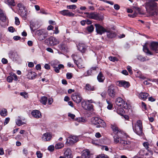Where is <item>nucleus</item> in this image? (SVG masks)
I'll return each mask as SVG.
<instances>
[{
  "label": "nucleus",
  "instance_id": "1",
  "mask_svg": "<svg viewBox=\"0 0 158 158\" xmlns=\"http://www.w3.org/2000/svg\"><path fill=\"white\" fill-rule=\"evenodd\" d=\"M126 134L124 132L118 133L113 136L114 141L115 143H119L120 145L125 149L130 148L131 142L126 140Z\"/></svg>",
  "mask_w": 158,
  "mask_h": 158
},
{
  "label": "nucleus",
  "instance_id": "2",
  "mask_svg": "<svg viewBox=\"0 0 158 158\" xmlns=\"http://www.w3.org/2000/svg\"><path fill=\"white\" fill-rule=\"evenodd\" d=\"M133 129L134 131L137 135H141L143 133L142 122L140 120L137 121L133 125Z\"/></svg>",
  "mask_w": 158,
  "mask_h": 158
},
{
  "label": "nucleus",
  "instance_id": "3",
  "mask_svg": "<svg viewBox=\"0 0 158 158\" xmlns=\"http://www.w3.org/2000/svg\"><path fill=\"white\" fill-rule=\"evenodd\" d=\"M84 14L86 15V16L87 18L94 19L95 20L102 21L104 19V17L102 15L96 12L85 13Z\"/></svg>",
  "mask_w": 158,
  "mask_h": 158
},
{
  "label": "nucleus",
  "instance_id": "4",
  "mask_svg": "<svg viewBox=\"0 0 158 158\" xmlns=\"http://www.w3.org/2000/svg\"><path fill=\"white\" fill-rule=\"evenodd\" d=\"M91 121L93 124L97 125L96 127L98 128L105 127H106V124L104 121L97 117L92 118Z\"/></svg>",
  "mask_w": 158,
  "mask_h": 158
},
{
  "label": "nucleus",
  "instance_id": "5",
  "mask_svg": "<svg viewBox=\"0 0 158 158\" xmlns=\"http://www.w3.org/2000/svg\"><path fill=\"white\" fill-rule=\"evenodd\" d=\"M35 34L37 35L38 39L40 41L44 39L48 35V32L44 29L37 30L35 31Z\"/></svg>",
  "mask_w": 158,
  "mask_h": 158
},
{
  "label": "nucleus",
  "instance_id": "6",
  "mask_svg": "<svg viewBox=\"0 0 158 158\" xmlns=\"http://www.w3.org/2000/svg\"><path fill=\"white\" fill-rule=\"evenodd\" d=\"M74 63L77 65L78 68H80L82 66L81 57L79 56V54L75 53L72 56Z\"/></svg>",
  "mask_w": 158,
  "mask_h": 158
},
{
  "label": "nucleus",
  "instance_id": "7",
  "mask_svg": "<svg viewBox=\"0 0 158 158\" xmlns=\"http://www.w3.org/2000/svg\"><path fill=\"white\" fill-rule=\"evenodd\" d=\"M59 43V40L53 37H50L45 40V43L47 45L50 46L56 45Z\"/></svg>",
  "mask_w": 158,
  "mask_h": 158
},
{
  "label": "nucleus",
  "instance_id": "8",
  "mask_svg": "<svg viewBox=\"0 0 158 158\" xmlns=\"http://www.w3.org/2000/svg\"><path fill=\"white\" fill-rule=\"evenodd\" d=\"M117 87L113 85H111L108 87L107 94L111 98H114L116 94V90Z\"/></svg>",
  "mask_w": 158,
  "mask_h": 158
},
{
  "label": "nucleus",
  "instance_id": "9",
  "mask_svg": "<svg viewBox=\"0 0 158 158\" xmlns=\"http://www.w3.org/2000/svg\"><path fill=\"white\" fill-rule=\"evenodd\" d=\"M116 104L121 108L127 109L129 106L121 98H118L115 101Z\"/></svg>",
  "mask_w": 158,
  "mask_h": 158
},
{
  "label": "nucleus",
  "instance_id": "10",
  "mask_svg": "<svg viewBox=\"0 0 158 158\" xmlns=\"http://www.w3.org/2000/svg\"><path fill=\"white\" fill-rule=\"evenodd\" d=\"M78 140V139L77 136L71 135L67 139L66 144L68 146L72 145L77 142Z\"/></svg>",
  "mask_w": 158,
  "mask_h": 158
},
{
  "label": "nucleus",
  "instance_id": "11",
  "mask_svg": "<svg viewBox=\"0 0 158 158\" xmlns=\"http://www.w3.org/2000/svg\"><path fill=\"white\" fill-rule=\"evenodd\" d=\"M72 99L77 103H80L82 100V98L80 94L78 93L73 94L71 96Z\"/></svg>",
  "mask_w": 158,
  "mask_h": 158
},
{
  "label": "nucleus",
  "instance_id": "12",
  "mask_svg": "<svg viewBox=\"0 0 158 158\" xmlns=\"http://www.w3.org/2000/svg\"><path fill=\"white\" fill-rule=\"evenodd\" d=\"M94 26L96 28V31L97 33L98 34L101 35L105 32L106 31V30L105 29L104 27L99 24H95Z\"/></svg>",
  "mask_w": 158,
  "mask_h": 158
},
{
  "label": "nucleus",
  "instance_id": "13",
  "mask_svg": "<svg viewBox=\"0 0 158 158\" xmlns=\"http://www.w3.org/2000/svg\"><path fill=\"white\" fill-rule=\"evenodd\" d=\"M116 85L119 87H123L124 88H128L130 86L128 82L125 81H118L116 82Z\"/></svg>",
  "mask_w": 158,
  "mask_h": 158
},
{
  "label": "nucleus",
  "instance_id": "14",
  "mask_svg": "<svg viewBox=\"0 0 158 158\" xmlns=\"http://www.w3.org/2000/svg\"><path fill=\"white\" fill-rule=\"evenodd\" d=\"M59 13L64 16L73 17L74 15V14L70 12L68 10H63L60 11Z\"/></svg>",
  "mask_w": 158,
  "mask_h": 158
},
{
  "label": "nucleus",
  "instance_id": "15",
  "mask_svg": "<svg viewBox=\"0 0 158 158\" xmlns=\"http://www.w3.org/2000/svg\"><path fill=\"white\" fill-rule=\"evenodd\" d=\"M78 49L82 53H84L87 47V46L82 43H79L77 46Z\"/></svg>",
  "mask_w": 158,
  "mask_h": 158
},
{
  "label": "nucleus",
  "instance_id": "16",
  "mask_svg": "<svg viewBox=\"0 0 158 158\" xmlns=\"http://www.w3.org/2000/svg\"><path fill=\"white\" fill-rule=\"evenodd\" d=\"M111 127L112 128L114 135L118 134V133H121L123 131L120 130L115 124H112L111 125Z\"/></svg>",
  "mask_w": 158,
  "mask_h": 158
},
{
  "label": "nucleus",
  "instance_id": "17",
  "mask_svg": "<svg viewBox=\"0 0 158 158\" xmlns=\"http://www.w3.org/2000/svg\"><path fill=\"white\" fill-rule=\"evenodd\" d=\"M64 150L65 151L64 153L65 158H73L71 151L70 148H65Z\"/></svg>",
  "mask_w": 158,
  "mask_h": 158
},
{
  "label": "nucleus",
  "instance_id": "18",
  "mask_svg": "<svg viewBox=\"0 0 158 158\" xmlns=\"http://www.w3.org/2000/svg\"><path fill=\"white\" fill-rule=\"evenodd\" d=\"M150 47L151 49L155 51H158V42H153L151 43Z\"/></svg>",
  "mask_w": 158,
  "mask_h": 158
},
{
  "label": "nucleus",
  "instance_id": "19",
  "mask_svg": "<svg viewBox=\"0 0 158 158\" xmlns=\"http://www.w3.org/2000/svg\"><path fill=\"white\" fill-rule=\"evenodd\" d=\"M9 56L13 60H16L19 58V56L16 52H10L9 54Z\"/></svg>",
  "mask_w": 158,
  "mask_h": 158
},
{
  "label": "nucleus",
  "instance_id": "20",
  "mask_svg": "<svg viewBox=\"0 0 158 158\" xmlns=\"http://www.w3.org/2000/svg\"><path fill=\"white\" fill-rule=\"evenodd\" d=\"M31 114L34 117L36 118H40L42 116L41 112L37 110H33Z\"/></svg>",
  "mask_w": 158,
  "mask_h": 158
},
{
  "label": "nucleus",
  "instance_id": "21",
  "mask_svg": "<svg viewBox=\"0 0 158 158\" xmlns=\"http://www.w3.org/2000/svg\"><path fill=\"white\" fill-rule=\"evenodd\" d=\"M107 32V36L108 38H112L114 37L116 34L115 32L108 29H107L106 31Z\"/></svg>",
  "mask_w": 158,
  "mask_h": 158
},
{
  "label": "nucleus",
  "instance_id": "22",
  "mask_svg": "<svg viewBox=\"0 0 158 158\" xmlns=\"http://www.w3.org/2000/svg\"><path fill=\"white\" fill-rule=\"evenodd\" d=\"M52 138L51 134L48 133L44 134L42 137L43 140L46 141L49 140Z\"/></svg>",
  "mask_w": 158,
  "mask_h": 158
},
{
  "label": "nucleus",
  "instance_id": "23",
  "mask_svg": "<svg viewBox=\"0 0 158 158\" xmlns=\"http://www.w3.org/2000/svg\"><path fill=\"white\" fill-rule=\"evenodd\" d=\"M24 10L18 11V12L20 16L23 19L25 20L27 19V11L25 10Z\"/></svg>",
  "mask_w": 158,
  "mask_h": 158
},
{
  "label": "nucleus",
  "instance_id": "24",
  "mask_svg": "<svg viewBox=\"0 0 158 158\" xmlns=\"http://www.w3.org/2000/svg\"><path fill=\"white\" fill-rule=\"evenodd\" d=\"M149 96L148 93L143 92H141L139 94V98L143 100H145Z\"/></svg>",
  "mask_w": 158,
  "mask_h": 158
},
{
  "label": "nucleus",
  "instance_id": "25",
  "mask_svg": "<svg viewBox=\"0 0 158 158\" xmlns=\"http://www.w3.org/2000/svg\"><path fill=\"white\" fill-rule=\"evenodd\" d=\"M150 2L149 3V5L150 9L153 10L156 9V3L155 2V1H157L158 0H150Z\"/></svg>",
  "mask_w": 158,
  "mask_h": 158
},
{
  "label": "nucleus",
  "instance_id": "26",
  "mask_svg": "<svg viewBox=\"0 0 158 158\" xmlns=\"http://www.w3.org/2000/svg\"><path fill=\"white\" fill-rule=\"evenodd\" d=\"M97 68V67H92L89 70L87 71L86 73H85L84 75L85 76L91 75L92 73L95 71Z\"/></svg>",
  "mask_w": 158,
  "mask_h": 158
},
{
  "label": "nucleus",
  "instance_id": "27",
  "mask_svg": "<svg viewBox=\"0 0 158 158\" xmlns=\"http://www.w3.org/2000/svg\"><path fill=\"white\" fill-rule=\"evenodd\" d=\"M85 89L86 90L88 91H94L96 89V88L94 86H92L89 84H86Z\"/></svg>",
  "mask_w": 158,
  "mask_h": 158
},
{
  "label": "nucleus",
  "instance_id": "28",
  "mask_svg": "<svg viewBox=\"0 0 158 158\" xmlns=\"http://www.w3.org/2000/svg\"><path fill=\"white\" fill-rule=\"evenodd\" d=\"M0 19L4 22L6 21V17L3 11L0 9Z\"/></svg>",
  "mask_w": 158,
  "mask_h": 158
},
{
  "label": "nucleus",
  "instance_id": "29",
  "mask_svg": "<svg viewBox=\"0 0 158 158\" xmlns=\"http://www.w3.org/2000/svg\"><path fill=\"white\" fill-rule=\"evenodd\" d=\"M5 3L10 6H15V5L14 0H4Z\"/></svg>",
  "mask_w": 158,
  "mask_h": 158
},
{
  "label": "nucleus",
  "instance_id": "30",
  "mask_svg": "<svg viewBox=\"0 0 158 158\" xmlns=\"http://www.w3.org/2000/svg\"><path fill=\"white\" fill-rule=\"evenodd\" d=\"M64 68V65L60 64H59L58 66L57 67H54V70L56 73H59L60 72V69H63Z\"/></svg>",
  "mask_w": 158,
  "mask_h": 158
},
{
  "label": "nucleus",
  "instance_id": "31",
  "mask_svg": "<svg viewBox=\"0 0 158 158\" xmlns=\"http://www.w3.org/2000/svg\"><path fill=\"white\" fill-rule=\"evenodd\" d=\"M28 76L29 78L33 79L34 78H35V77L37 76L36 73L33 72H30L28 73Z\"/></svg>",
  "mask_w": 158,
  "mask_h": 158
},
{
  "label": "nucleus",
  "instance_id": "32",
  "mask_svg": "<svg viewBox=\"0 0 158 158\" xmlns=\"http://www.w3.org/2000/svg\"><path fill=\"white\" fill-rule=\"evenodd\" d=\"M143 51L145 53L149 54L150 55H152V53L149 51L147 47L145 45H143Z\"/></svg>",
  "mask_w": 158,
  "mask_h": 158
},
{
  "label": "nucleus",
  "instance_id": "33",
  "mask_svg": "<svg viewBox=\"0 0 158 158\" xmlns=\"http://www.w3.org/2000/svg\"><path fill=\"white\" fill-rule=\"evenodd\" d=\"M64 146L63 143H59L55 145V147L56 149H58L63 148Z\"/></svg>",
  "mask_w": 158,
  "mask_h": 158
},
{
  "label": "nucleus",
  "instance_id": "34",
  "mask_svg": "<svg viewBox=\"0 0 158 158\" xmlns=\"http://www.w3.org/2000/svg\"><path fill=\"white\" fill-rule=\"evenodd\" d=\"M17 6L19 8V10L18 11H20L22 10H24L25 9V7L21 3H19L17 4Z\"/></svg>",
  "mask_w": 158,
  "mask_h": 158
},
{
  "label": "nucleus",
  "instance_id": "35",
  "mask_svg": "<svg viewBox=\"0 0 158 158\" xmlns=\"http://www.w3.org/2000/svg\"><path fill=\"white\" fill-rule=\"evenodd\" d=\"M0 113L2 116L5 117L7 115V110L3 108L1 111Z\"/></svg>",
  "mask_w": 158,
  "mask_h": 158
},
{
  "label": "nucleus",
  "instance_id": "36",
  "mask_svg": "<svg viewBox=\"0 0 158 158\" xmlns=\"http://www.w3.org/2000/svg\"><path fill=\"white\" fill-rule=\"evenodd\" d=\"M48 100L47 98L45 96H43L41 97V100H40L41 103L45 105Z\"/></svg>",
  "mask_w": 158,
  "mask_h": 158
},
{
  "label": "nucleus",
  "instance_id": "37",
  "mask_svg": "<svg viewBox=\"0 0 158 158\" xmlns=\"http://www.w3.org/2000/svg\"><path fill=\"white\" fill-rule=\"evenodd\" d=\"M137 59L139 60L142 62H144L146 60H149V59H146L145 57L141 55L138 56L137 57Z\"/></svg>",
  "mask_w": 158,
  "mask_h": 158
},
{
  "label": "nucleus",
  "instance_id": "38",
  "mask_svg": "<svg viewBox=\"0 0 158 158\" xmlns=\"http://www.w3.org/2000/svg\"><path fill=\"white\" fill-rule=\"evenodd\" d=\"M17 76L14 73H11L10 74V76H8L7 79H17Z\"/></svg>",
  "mask_w": 158,
  "mask_h": 158
},
{
  "label": "nucleus",
  "instance_id": "39",
  "mask_svg": "<svg viewBox=\"0 0 158 158\" xmlns=\"http://www.w3.org/2000/svg\"><path fill=\"white\" fill-rule=\"evenodd\" d=\"M93 109V105L90 103H88L87 104V106L86 107H85V110H91Z\"/></svg>",
  "mask_w": 158,
  "mask_h": 158
},
{
  "label": "nucleus",
  "instance_id": "40",
  "mask_svg": "<svg viewBox=\"0 0 158 158\" xmlns=\"http://www.w3.org/2000/svg\"><path fill=\"white\" fill-rule=\"evenodd\" d=\"M89 154V152L88 150H86L83 152V154L82 155V157H85L88 156Z\"/></svg>",
  "mask_w": 158,
  "mask_h": 158
},
{
  "label": "nucleus",
  "instance_id": "41",
  "mask_svg": "<svg viewBox=\"0 0 158 158\" xmlns=\"http://www.w3.org/2000/svg\"><path fill=\"white\" fill-rule=\"evenodd\" d=\"M94 27L92 25H91L88 27L87 28V31L89 32H91L93 31L94 30Z\"/></svg>",
  "mask_w": 158,
  "mask_h": 158
},
{
  "label": "nucleus",
  "instance_id": "42",
  "mask_svg": "<svg viewBox=\"0 0 158 158\" xmlns=\"http://www.w3.org/2000/svg\"><path fill=\"white\" fill-rule=\"evenodd\" d=\"M151 81L154 82V80H147L143 82V83L145 85H151V84L150 82Z\"/></svg>",
  "mask_w": 158,
  "mask_h": 158
},
{
  "label": "nucleus",
  "instance_id": "43",
  "mask_svg": "<svg viewBox=\"0 0 158 158\" xmlns=\"http://www.w3.org/2000/svg\"><path fill=\"white\" fill-rule=\"evenodd\" d=\"M143 146L147 149V150L149 152H150L151 151L149 149V144L148 142H145L143 143Z\"/></svg>",
  "mask_w": 158,
  "mask_h": 158
},
{
  "label": "nucleus",
  "instance_id": "44",
  "mask_svg": "<svg viewBox=\"0 0 158 158\" xmlns=\"http://www.w3.org/2000/svg\"><path fill=\"white\" fill-rule=\"evenodd\" d=\"M124 110L122 109L121 108L120 109H118L117 110V113L118 114H120L121 115H122L123 114H124Z\"/></svg>",
  "mask_w": 158,
  "mask_h": 158
},
{
  "label": "nucleus",
  "instance_id": "45",
  "mask_svg": "<svg viewBox=\"0 0 158 158\" xmlns=\"http://www.w3.org/2000/svg\"><path fill=\"white\" fill-rule=\"evenodd\" d=\"M59 63V62L57 60H53L51 62V64L52 66L54 68V66H56Z\"/></svg>",
  "mask_w": 158,
  "mask_h": 158
},
{
  "label": "nucleus",
  "instance_id": "46",
  "mask_svg": "<svg viewBox=\"0 0 158 158\" xmlns=\"http://www.w3.org/2000/svg\"><path fill=\"white\" fill-rule=\"evenodd\" d=\"M66 45L62 43L58 46V47L60 50H64L65 49Z\"/></svg>",
  "mask_w": 158,
  "mask_h": 158
},
{
  "label": "nucleus",
  "instance_id": "47",
  "mask_svg": "<svg viewBox=\"0 0 158 158\" xmlns=\"http://www.w3.org/2000/svg\"><path fill=\"white\" fill-rule=\"evenodd\" d=\"M16 123V124L19 126L22 125L24 124V123L21 120L19 119L17 120Z\"/></svg>",
  "mask_w": 158,
  "mask_h": 158
},
{
  "label": "nucleus",
  "instance_id": "48",
  "mask_svg": "<svg viewBox=\"0 0 158 158\" xmlns=\"http://www.w3.org/2000/svg\"><path fill=\"white\" fill-rule=\"evenodd\" d=\"M35 27V23L33 21H31L30 22V28L32 31L34 32L35 30L33 29V28Z\"/></svg>",
  "mask_w": 158,
  "mask_h": 158
},
{
  "label": "nucleus",
  "instance_id": "49",
  "mask_svg": "<svg viewBox=\"0 0 158 158\" xmlns=\"http://www.w3.org/2000/svg\"><path fill=\"white\" fill-rule=\"evenodd\" d=\"M106 102L108 104V105L107 106V108L109 110L111 109L113 107L112 104H111L109 101L106 100Z\"/></svg>",
  "mask_w": 158,
  "mask_h": 158
},
{
  "label": "nucleus",
  "instance_id": "50",
  "mask_svg": "<svg viewBox=\"0 0 158 158\" xmlns=\"http://www.w3.org/2000/svg\"><path fill=\"white\" fill-rule=\"evenodd\" d=\"M67 8L68 9H75L77 8V6L75 5H70L67 6Z\"/></svg>",
  "mask_w": 158,
  "mask_h": 158
},
{
  "label": "nucleus",
  "instance_id": "51",
  "mask_svg": "<svg viewBox=\"0 0 158 158\" xmlns=\"http://www.w3.org/2000/svg\"><path fill=\"white\" fill-rule=\"evenodd\" d=\"M96 158H109L108 156L104 154L99 155Z\"/></svg>",
  "mask_w": 158,
  "mask_h": 158
},
{
  "label": "nucleus",
  "instance_id": "52",
  "mask_svg": "<svg viewBox=\"0 0 158 158\" xmlns=\"http://www.w3.org/2000/svg\"><path fill=\"white\" fill-rule=\"evenodd\" d=\"M66 75L67 79H70L72 78L73 74L72 73H67Z\"/></svg>",
  "mask_w": 158,
  "mask_h": 158
},
{
  "label": "nucleus",
  "instance_id": "53",
  "mask_svg": "<svg viewBox=\"0 0 158 158\" xmlns=\"http://www.w3.org/2000/svg\"><path fill=\"white\" fill-rule=\"evenodd\" d=\"M109 59L110 60L113 62L117 61L118 60V59L115 57L110 56L109 57Z\"/></svg>",
  "mask_w": 158,
  "mask_h": 158
},
{
  "label": "nucleus",
  "instance_id": "54",
  "mask_svg": "<svg viewBox=\"0 0 158 158\" xmlns=\"http://www.w3.org/2000/svg\"><path fill=\"white\" fill-rule=\"evenodd\" d=\"M37 157L39 158H41L43 156L42 154L40 151H37L36 152Z\"/></svg>",
  "mask_w": 158,
  "mask_h": 158
},
{
  "label": "nucleus",
  "instance_id": "55",
  "mask_svg": "<svg viewBox=\"0 0 158 158\" xmlns=\"http://www.w3.org/2000/svg\"><path fill=\"white\" fill-rule=\"evenodd\" d=\"M0 136L1 139L3 140L6 141L8 140V138L4 135H0Z\"/></svg>",
  "mask_w": 158,
  "mask_h": 158
},
{
  "label": "nucleus",
  "instance_id": "56",
  "mask_svg": "<svg viewBox=\"0 0 158 158\" xmlns=\"http://www.w3.org/2000/svg\"><path fill=\"white\" fill-rule=\"evenodd\" d=\"M145 151L143 149L140 150L138 152V154L140 156H143L145 154Z\"/></svg>",
  "mask_w": 158,
  "mask_h": 158
},
{
  "label": "nucleus",
  "instance_id": "57",
  "mask_svg": "<svg viewBox=\"0 0 158 158\" xmlns=\"http://www.w3.org/2000/svg\"><path fill=\"white\" fill-rule=\"evenodd\" d=\"M101 149L102 150H105L106 151H109V149L106 146L103 145L102 146Z\"/></svg>",
  "mask_w": 158,
  "mask_h": 158
},
{
  "label": "nucleus",
  "instance_id": "58",
  "mask_svg": "<svg viewBox=\"0 0 158 158\" xmlns=\"http://www.w3.org/2000/svg\"><path fill=\"white\" fill-rule=\"evenodd\" d=\"M88 103L86 102L85 101H83L81 102V105L84 108V109H85V107H86L87 106V104Z\"/></svg>",
  "mask_w": 158,
  "mask_h": 158
},
{
  "label": "nucleus",
  "instance_id": "59",
  "mask_svg": "<svg viewBox=\"0 0 158 158\" xmlns=\"http://www.w3.org/2000/svg\"><path fill=\"white\" fill-rule=\"evenodd\" d=\"M15 24L17 25H19L20 24V21L19 19L17 17H15Z\"/></svg>",
  "mask_w": 158,
  "mask_h": 158
},
{
  "label": "nucleus",
  "instance_id": "60",
  "mask_svg": "<svg viewBox=\"0 0 158 158\" xmlns=\"http://www.w3.org/2000/svg\"><path fill=\"white\" fill-rule=\"evenodd\" d=\"M137 15V13L136 12H135L133 14H128V16L129 17H130L134 18Z\"/></svg>",
  "mask_w": 158,
  "mask_h": 158
},
{
  "label": "nucleus",
  "instance_id": "61",
  "mask_svg": "<svg viewBox=\"0 0 158 158\" xmlns=\"http://www.w3.org/2000/svg\"><path fill=\"white\" fill-rule=\"evenodd\" d=\"M10 120V118H6L4 122V125H6L9 122Z\"/></svg>",
  "mask_w": 158,
  "mask_h": 158
},
{
  "label": "nucleus",
  "instance_id": "62",
  "mask_svg": "<svg viewBox=\"0 0 158 158\" xmlns=\"http://www.w3.org/2000/svg\"><path fill=\"white\" fill-rule=\"evenodd\" d=\"M114 8L116 10H118L120 9V6L117 4H115L114 5Z\"/></svg>",
  "mask_w": 158,
  "mask_h": 158
},
{
  "label": "nucleus",
  "instance_id": "63",
  "mask_svg": "<svg viewBox=\"0 0 158 158\" xmlns=\"http://www.w3.org/2000/svg\"><path fill=\"white\" fill-rule=\"evenodd\" d=\"M48 149L49 151H52L54 150V147L53 145H50L48 147Z\"/></svg>",
  "mask_w": 158,
  "mask_h": 158
},
{
  "label": "nucleus",
  "instance_id": "64",
  "mask_svg": "<svg viewBox=\"0 0 158 158\" xmlns=\"http://www.w3.org/2000/svg\"><path fill=\"white\" fill-rule=\"evenodd\" d=\"M8 30L10 32H14L15 30V29L12 27H9L8 28Z\"/></svg>",
  "mask_w": 158,
  "mask_h": 158
}]
</instances>
